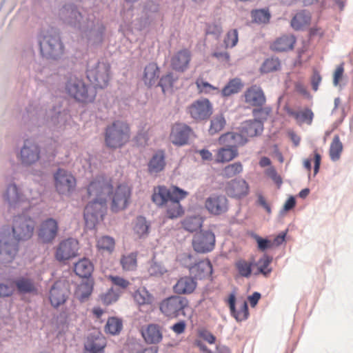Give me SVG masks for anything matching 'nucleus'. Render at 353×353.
I'll use <instances>...</instances> for the list:
<instances>
[{"label":"nucleus","instance_id":"obj_47","mask_svg":"<svg viewBox=\"0 0 353 353\" xmlns=\"http://www.w3.org/2000/svg\"><path fill=\"white\" fill-rule=\"evenodd\" d=\"M290 114L292 115L299 123H306L309 125L312 123L314 117L312 111L308 108L303 111H292L290 112Z\"/></svg>","mask_w":353,"mask_h":353},{"label":"nucleus","instance_id":"obj_24","mask_svg":"<svg viewBox=\"0 0 353 353\" xmlns=\"http://www.w3.org/2000/svg\"><path fill=\"white\" fill-rule=\"evenodd\" d=\"M245 102L253 107H261L266 102V97L262 88L253 85L244 92Z\"/></svg>","mask_w":353,"mask_h":353},{"label":"nucleus","instance_id":"obj_59","mask_svg":"<svg viewBox=\"0 0 353 353\" xmlns=\"http://www.w3.org/2000/svg\"><path fill=\"white\" fill-rule=\"evenodd\" d=\"M176 78L174 77L172 73L170 72L163 76L159 81V85L161 88L163 92L172 88Z\"/></svg>","mask_w":353,"mask_h":353},{"label":"nucleus","instance_id":"obj_41","mask_svg":"<svg viewBox=\"0 0 353 353\" xmlns=\"http://www.w3.org/2000/svg\"><path fill=\"white\" fill-rule=\"evenodd\" d=\"M311 19L310 14L305 10L301 11L295 14L291 21V26L295 30H301L310 24Z\"/></svg>","mask_w":353,"mask_h":353},{"label":"nucleus","instance_id":"obj_51","mask_svg":"<svg viewBox=\"0 0 353 353\" xmlns=\"http://www.w3.org/2000/svg\"><path fill=\"white\" fill-rule=\"evenodd\" d=\"M271 111L272 108L269 106H261L254 108L252 112L254 117V120H256L264 124V122L268 119Z\"/></svg>","mask_w":353,"mask_h":353},{"label":"nucleus","instance_id":"obj_16","mask_svg":"<svg viewBox=\"0 0 353 353\" xmlns=\"http://www.w3.org/2000/svg\"><path fill=\"white\" fill-rule=\"evenodd\" d=\"M58 230V222L52 218H48L40 224L38 230L39 239L43 243H52L56 238Z\"/></svg>","mask_w":353,"mask_h":353},{"label":"nucleus","instance_id":"obj_53","mask_svg":"<svg viewBox=\"0 0 353 353\" xmlns=\"http://www.w3.org/2000/svg\"><path fill=\"white\" fill-rule=\"evenodd\" d=\"M281 63L278 58L267 59L261 66V71L265 73L276 71L280 68Z\"/></svg>","mask_w":353,"mask_h":353},{"label":"nucleus","instance_id":"obj_6","mask_svg":"<svg viewBox=\"0 0 353 353\" xmlns=\"http://www.w3.org/2000/svg\"><path fill=\"white\" fill-rule=\"evenodd\" d=\"M65 90L70 96L82 103L92 102L97 94L94 88L86 85L82 79L77 77H71L67 81Z\"/></svg>","mask_w":353,"mask_h":353},{"label":"nucleus","instance_id":"obj_54","mask_svg":"<svg viewBox=\"0 0 353 353\" xmlns=\"http://www.w3.org/2000/svg\"><path fill=\"white\" fill-rule=\"evenodd\" d=\"M235 266L241 276L248 278L251 275L252 263L241 259L236 262Z\"/></svg>","mask_w":353,"mask_h":353},{"label":"nucleus","instance_id":"obj_9","mask_svg":"<svg viewBox=\"0 0 353 353\" xmlns=\"http://www.w3.org/2000/svg\"><path fill=\"white\" fill-rule=\"evenodd\" d=\"M35 228V221L24 214L14 216L12 226V235L20 241L30 239Z\"/></svg>","mask_w":353,"mask_h":353},{"label":"nucleus","instance_id":"obj_45","mask_svg":"<svg viewBox=\"0 0 353 353\" xmlns=\"http://www.w3.org/2000/svg\"><path fill=\"white\" fill-rule=\"evenodd\" d=\"M238 155V150L232 147L223 145L219 150L216 161L218 162L230 161Z\"/></svg>","mask_w":353,"mask_h":353},{"label":"nucleus","instance_id":"obj_27","mask_svg":"<svg viewBox=\"0 0 353 353\" xmlns=\"http://www.w3.org/2000/svg\"><path fill=\"white\" fill-rule=\"evenodd\" d=\"M191 128L185 124H176L172 129L170 139L176 145H183L188 143Z\"/></svg>","mask_w":353,"mask_h":353},{"label":"nucleus","instance_id":"obj_37","mask_svg":"<svg viewBox=\"0 0 353 353\" xmlns=\"http://www.w3.org/2000/svg\"><path fill=\"white\" fill-rule=\"evenodd\" d=\"M160 74V70L157 64L152 62L148 63L144 68L143 80L145 84L150 87L154 85Z\"/></svg>","mask_w":353,"mask_h":353},{"label":"nucleus","instance_id":"obj_57","mask_svg":"<svg viewBox=\"0 0 353 353\" xmlns=\"http://www.w3.org/2000/svg\"><path fill=\"white\" fill-rule=\"evenodd\" d=\"M243 170L242 165L240 162H236L227 165L222 172L223 176L231 178L240 173Z\"/></svg>","mask_w":353,"mask_h":353},{"label":"nucleus","instance_id":"obj_49","mask_svg":"<svg viewBox=\"0 0 353 353\" xmlns=\"http://www.w3.org/2000/svg\"><path fill=\"white\" fill-rule=\"evenodd\" d=\"M225 119L222 114L215 115L210 121L209 133L212 135L220 132L225 125Z\"/></svg>","mask_w":353,"mask_h":353},{"label":"nucleus","instance_id":"obj_23","mask_svg":"<svg viewBox=\"0 0 353 353\" xmlns=\"http://www.w3.org/2000/svg\"><path fill=\"white\" fill-rule=\"evenodd\" d=\"M225 190L229 196L241 199L248 194L249 185L245 180L235 179L226 183Z\"/></svg>","mask_w":353,"mask_h":353},{"label":"nucleus","instance_id":"obj_39","mask_svg":"<svg viewBox=\"0 0 353 353\" xmlns=\"http://www.w3.org/2000/svg\"><path fill=\"white\" fill-rule=\"evenodd\" d=\"M296 39L293 36L283 35L277 39L272 46L276 52H284L293 48Z\"/></svg>","mask_w":353,"mask_h":353},{"label":"nucleus","instance_id":"obj_35","mask_svg":"<svg viewBox=\"0 0 353 353\" xmlns=\"http://www.w3.org/2000/svg\"><path fill=\"white\" fill-rule=\"evenodd\" d=\"M143 12L145 15V26H149L161 18V14L159 12V4L153 1H148L146 2L144 6Z\"/></svg>","mask_w":353,"mask_h":353},{"label":"nucleus","instance_id":"obj_36","mask_svg":"<svg viewBox=\"0 0 353 353\" xmlns=\"http://www.w3.org/2000/svg\"><path fill=\"white\" fill-rule=\"evenodd\" d=\"M165 166V157L163 151L159 150L150 159L148 169L150 174H157L162 171Z\"/></svg>","mask_w":353,"mask_h":353},{"label":"nucleus","instance_id":"obj_46","mask_svg":"<svg viewBox=\"0 0 353 353\" xmlns=\"http://www.w3.org/2000/svg\"><path fill=\"white\" fill-rule=\"evenodd\" d=\"M123 327L121 319L117 317L109 318L105 326V331L112 335L118 334Z\"/></svg>","mask_w":353,"mask_h":353},{"label":"nucleus","instance_id":"obj_21","mask_svg":"<svg viewBox=\"0 0 353 353\" xmlns=\"http://www.w3.org/2000/svg\"><path fill=\"white\" fill-rule=\"evenodd\" d=\"M13 283L19 294H34L38 288L35 279L30 274L19 276L14 279Z\"/></svg>","mask_w":353,"mask_h":353},{"label":"nucleus","instance_id":"obj_25","mask_svg":"<svg viewBox=\"0 0 353 353\" xmlns=\"http://www.w3.org/2000/svg\"><path fill=\"white\" fill-rule=\"evenodd\" d=\"M248 142V139L240 132L239 128L238 132H227L219 137L220 144L227 147H232L234 149L245 145Z\"/></svg>","mask_w":353,"mask_h":353},{"label":"nucleus","instance_id":"obj_40","mask_svg":"<svg viewBox=\"0 0 353 353\" xmlns=\"http://www.w3.org/2000/svg\"><path fill=\"white\" fill-rule=\"evenodd\" d=\"M150 223L144 216H137L134 221L133 231L139 238H145L149 234Z\"/></svg>","mask_w":353,"mask_h":353},{"label":"nucleus","instance_id":"obj_28","mask_svg":"<svg viewBox=\"0 0 353 353\" xmlns=\"http://www.w3.org/2000/svg\"><path fill=\"white\" fill-rule=\"evenodd\" d=\"M163 330L162 325L151 323L142 331V336L148 344H158L163 339Z\"/></svg>","mask_w":353,"mask_h":353},{"label":"nucleus","instance_id":"obj_1","mask_svg":"<svg viewBox=\"0 0 353 353\" xmlns=\"http://www.w3.org/2000/svg\"><path fill=\"white\" fill-rule=\"evenodd\" d=\"M60 20L77 30L83 39L91 45L100 44L103 39L105 26L96 20L93 14H83L80 8L72 3H65L59 11Z\"/></svg>","mask_w":353,"mask_h":353},{"label":"nucleus","instance_id":"obj_31","mask_svg":"<svg viewBox=\"0 0 353 353\" xmlns=\"http://www.w3.org/2000/svg\"><path fill=\"white\" fill-rule=\"evenodd\" d=\"M190 59V52L188 50H180L172 57L171 66L176 71L183 72L188 68Z\"/></svg>","mask_w":353,"mask_h":353},{"label":"nucleus","instance_id":"obj_61","mask_svg":"<svg viewBox=\"0 0 353 353\" xmlns=\"http://www.w3.org/2000/svg\"><path fill=\"white\" fill-rule=\"evenodd\" d=\"M239 41V34L236 29H232L228 32L224 39V43L227 48L234 47Z\"/></svg>","mask_w":353,"mask_h":353},{"label":"nucleus","instance_id":"obj_7","mask_svg":"<svg viewBox=\"0 0 353 353\" xmlns=\"http://www.w3.org/2000/svg\"><path fill=\"white\" fill-rule=\"evenodd\" d=\"M128 125L121 121H116L105 130V141L108 147L118 148L123 146L129 139Z\"/></svg>","mask_w":353,"mask_h":353},{"label":"nucleus","instance_id":"obj_11","mask_svg":"<svg viewBox=\"0 0 353 353\" xmlns=\"http://www.w3.org/2000/svg\"><path fill=\"white\" fill-rule=\"evenodd\" d=\"M40 146L34 141L26 139L20 149L18 159L25 167L35 164L40 159Z\"/></svg>","mask_w":353,"mask_h":353},{"label":"nucleus","instance_id":"obj_4","mask_svg":"<svg viewBox=\"0 0 353 353\" xmlns=\"http://www.w3.org/2000/svg\"><path fill=\"white\" fill-rule=\"evenodd\" d=\"M60 114L59 110L54 106L47 110L46 108H32L29 107L27 109L26 114L23 116V120L27 128L31 131H34L37 128L49 125L52 123L56 125L58 121V116Z\"/></svg>","mask_w":353,"mask_h":353},{"label":"nucleus","instance_id":"obj_10","mask_svg":"<svg viewBox=\"0 0 353 353\" xmlns=\"http://www.w3.org/2000/svg\"><path fill=\"white\" fill-rule=\"evenodd\" d=\"M188 305V301L185 297L174 295L164 299L159 305L161 312L167 317L176 318L184 315V309Z\"/></svg>","mask_w":353,"mask_h":353},{"label":"nucleus","instance_id":"obj_52","mask_svg":"<svg viewBox=\"0 0 353 353\" xmlns=\"http://www.w3.org/2000/svg\"><path fill=\"white\" fill-rule=\"evenodd\" d=\"M270 13L268 10L261 9L252 12L253 21L258 23H267L270 19Z\"/></svg>","mask_w":353,"mask_h":353},{"label":"nucleus","instance_id":"obj_26","mask_svg":"<svg viewBox=\"0 0 353 353\" xmlns=\"http://www.w3.org/2000/svg\"><path fill=\"white\" fill-rule=\"evenodd\" d=\"M186 268L190 273L195 279H203L210 276L212 273V266L209 260H201L197 263L194 262L193 265L185 263Z\"/></svg>","mask_w":353,"mask_h":353},{"label":"nucleus","instance_id":"obj_42","mask_svg":"<svg viewBox=\"0 0 353 353\" xmlns=\"http://www.w3.org/2000/svg\"><path fill=\"white\" fill-rule=\"evenodd\" d=\"M343 148V143L339 136L338 134L334 135L329 149L330 157L332 161H336L340 159Z\"/></svg>","mask_w":353,"mask_h":353},{"label":"nucleus","instance_id":"obj_12","mask_svg":"<svg viewBox=\"0 0 353 353\" xmlns=\"http://www.w3.org/2000/svg\"><path fill=\"white\" fill-rule=\"evenodd\" d=\"M213 112L211 102L205 98L199 99L188 107V112L196 121L208 119Z\"/></svg>","mask_w":353,"mask_h":353},{"label":"nucleus","instance_id":"obj_5","mask_svg":"<svg viewBox=\"0 0 353 353\" xmlns=\"http://www.w3.org/2000/svg\"><path fill=\"white\" fill-rule=\"evenodd\" d=\"M110 65L105 61L90 60L87 65L86 76L93 88H104L110 79Z\"/></svg>","mask_w":353,"mask_h":353},{"label":"nucleus","instance_id":"obj_8","mask_svg":"<svg viewBox=\"0 0 353 353\" xmlns=\"http://www.w3.org/2000/svg\"><path fill=\"white\" fill-rule=\"evenodd\" d=\"M18 239L14 237L9 229L0 233V261L3 264L10 263L15 259L19 248Z\"/></svg>","mask_w":353,"mask_h":353},{"label":"nucleus","instance_id":"obj_30","mask_svg":"<svg viewBox=\"0 0 353 353\" xmlns=\"http://www.w3.org/2000/svg\"><path fill=\"white\" fill-rule=\"evenodd\" d=\"M196 284L192 276H183L174 285L173 290L176 294H190L194 291Z\"/></svg>","mask_w":353,"mask_h":353},{"label":"nucleus","instance_id":"obj_48","mask_svg":"<svg viewBox=\"0 0 353 353\" xmlns=\"http://www.w3.org/2000/svg\"><path fill=\"white\" fill-rule=\"evenodd\" d=\"M134 299L139 305H145L150 303L152 297L145 288H141L134 293Z\"/></svg>","mask_w":353,"mask_h":353},{"label":"nucleus","instance_id":"obj_58","mask_svg":"<svg viewBox=\"0 0 353 353\" xmlns=\"http://www.w3.org/2000/svg\"><path fill=\"white\" fill-rule=\"evenodd\" d=\"M223 30L219 22H212L207 23L205 33L208 35H212L215 39H219L222 34Z\"/></svg>","mask_w":353,"mask_h":353},{"label":"nucleus","instance_id":"obj_17","mask_svg":"<svg viewBox=\"0 0 353 353\" xmlns=\"http://www.w3.org/2000/svg\"><path fill=\"white\" fill-rule=\"evenodd\" d=\"M78 251V241L69 238L60 242L57 248L55 257L60 262L69 260L74 257Z\"/></svg>","mask_w":353,"mask_h":353},{"label":"nucleus","instance_id":"obj_63","mask_svg":"<svg viewBox=\"0 0 353 353\" xmlns=\"http://www.w3.org/2000/svg\"><path fill=\"white\" fill-rule=\"evenodd\" d=\"M196 84L200 92L208 94L211 92L212 90H216V88L208 82L204 81L202 79H197Z\"/></svg>","mask_w":353,"mask_h":353},{"label":"nucleus","instance_id":"obj_13","mask_svg":"<svg viewBox=\"0 0 353 353\" xmlns=\"http://www.w3.org/2000/svg\"><path fill=\"white\" fill-rule=\"evenodd\" d=\"M215 244V236L210 230L201 231L196 233L192 239V246L197 253H207L211 252Z\"/></svg>","mask_w":353,"mask_h":353},{"label":"nucleus","instance_id":"obj_62","mask_svg":"<svg viewBox=\"0 0 353 353\" xmlns=\"http://www.w3.org/2000/svg\"><path fill=\"white\" fill-rule=\"evenodd\" d=\"M119 296V292H115L113 288H111L107 291V292L101 296V299L104 304L108 305L114 302H116L118 300Z\"/></svg>","mask_w":353,"mask_h":353},{"label":"nucleus","instance_id":"obj_38","mask_svg":"<svg viewBox=\"0 0 353 353\" xmlns=\"http://www.w3.org/2000/svg\"><path fill=\"white\" fill-rule=\"evenodd\" d=\"M94 270L92 262L88 259L79 260L74 265V272L77 275L81 278H89Z\"/></svg>","mask_w":353,"mask_h":353},{"label":"nucleus","instance_id":"obj_60","mask_svg":"<svg viewBox=\"0 0 353 353\" xmlns=\"http://www.w3.org/2000/svg\"><path fill=\"white\" fill-rule=\"evenodd\" d=\"M97 247L99 250L111 252L114 248V240L108 236H102L97 241Z\"/></svg>","mask_w":353,"mask_h":353},{"label":"nucleus","instance_id":"obj_43","mask_svg":"<svg viewBox=\"0 0 353 353\" xmlns=\"http://www.w3.org/2000/svg\"><path fill=\"white\" fill-rule=\"evenodd\" d=\"M243 84L239 78H234L229 82L222 89V95L229 97L232 94L238 93L243 88Z\"/></svg>","mask_w":353,"mask_h":353},{"label":"nucleus","instance_id":"obj_64","mask_svg":"<svg viewBox=\"0 0 353 353\" xmlns=\"http://www.w3.org/2000/svg\"><path fill=\"white\" fill-rule=\"evenodd\" d=\"M254 239L257 243L259 250L265 251L272 246V242L268 239H264L257 234L254 235Z\"/></svg>","mask_w":353,"mask_h":353},{"label":"nucleus","instance_id":"obj_18","mask_svg":"<svg viewBox=\"0 0 353 353\" xmlns=\"http://www.w3.org/2000/svg\"><path fill=\"white\" fill-rule=\"evenodd\" d=\"M130 190L126 185H119L112 196L111 210L117 212L125 209L130 197Z\"/></svg>","mask_w":353,"mask_h":353},{"label":"nucleus","instance_id":"obj_55","mask_svg":"<svg viewBox=\"0 0 353 353\" xmlns=\"http://www.w3.org/2000/svg\"><path fill=\"white\" fill-rule=\"evenodd\" d=\"M272 261V256H270L267 254L263 255V257H261L257 263V265H259V272L263 274L264 276H268L272 272V269L268 268Z\"/></svg>","mask_w":353,"mask_h":353},{"label":"nucleus","instance_id":"obj_50","mask_svg":"<svg viewBox=\"0 0 353 353\" xmlns=\"http://www.w3.org/2000/svg\"><path fill=\"white\" fill-rule=\"evenodd\" d=\"M137 254L132 252L126 256H123L121 264L123 270L126 271L134 270L137 268Z\"/></svg>","mask_w":353,"mask_h":353},{"label":"nucleus","instance_id":"obj_19","mask_svg":"<svg viewBox=\"0 0 353 353\" xmlns=\"http://www.w3.org/2000/svg\"><path fill=\"white\" fill-rule=\"evenodd\" d=\"M205 207L210 214L220 215L228 211V200L224 195L213 194L206 199Z\"/></svg>","mask_w":353,"mask_h":353},{"label":"nucleus","instance_id":"obj_15","mask_svg":"<svg viewBox=\"0 0 353 353\" xmlns=\"http://www.w3.org/2000/svg\"><path fill=\"white\" fill-rule=\"evenodd\" d=\"M188 192L176 186H174V195L165 205L167 206L166 216L170 219L179 217L183 213L180 201L185 198Z\"/></svg>","mask_w":353,"mask_h":353},{"label":"nucleus","instance_id":"obj_34","mask_svg":"<svg viewBox=\"0 0 353 353\" xmlns=\"http://www.w3.org/2000/svg\"><path fill=\"white\" fill-rule=\"evenodd\" d=\"M85 350L93 353H103L105 346V339L99 332L90 334L85 343Z\"/></svg>","mask_w":353,"mask_h":353},{"label":"nucleus","instance_id":"obj_29","mask_svg":"<svg viewBox=\"0 0 353 353\" xmlns=\"http://www.w3.org/2000/svg\"><path fill=\"white\" fill-rule=\"evenodd\" d=\"M236 297L231 294L228 299V304L231 315L239 322L246 320L249 316L248 305L246 301H243L238 310L235 306Z\"/></svg>","mask_w":353,"mask_h":353},{"label":"nucleus","instance_id":"obj_2","mask_svg":"<svg viewBox=\"0 0 353 353\" xmlns=\"http://www.w3.org/2000/svg\"><path fill=\"white\" fill-rule=\"evenodd\" d=\"M113 185L110 178L100 175L90 182L88 193L91 201L84 209L83 217L87 228L92 230L103 220L106 210L107 199L112 193Z\"/></svg>","mask_w":353,"mask_h":353},{"label":"nucleus","instance_id":"obj_32","mask_svg":"<svg viewBox=\"0 0 353 353\" xmlns=\"http://www.w3.org/2000/svg\"><path fill=\"white\" fill-rule=\"evenodd\" d=\"M240 132L248 139L260 135L263 131V124L256 120H247L241 123L239 128Z\"/></svg>","mask_w":353,"mask_h":353},{"label":"nucleus","instance_id":"obj_33","mask_svg":"<svg viewBox=\"0 0 353 353\" xmlns=\"http://www.w3.org/2000/svg\"><path fill=\"white\" fill-rule=\"evenodd\" d=\"M174 195V187L171 190L165 186H158L152 196V201L158 206L166 205Z\"/></svg>","mask_w":353,"mask_h":353},{"label":"nucleus","instance_id":"obj_20","mask_svg":"<svg viewBox=\"0 0 353 353\" xmlns=\"http://www.w3.org/2000/svg\"><path fill=\"white\" fill-rule=\"evenodd\" d=\"M69 292L65 285L61 281H56L49 292V300L51 305L57 308L65 303L68 298Z\"/></svg>","mask_w":353,"mask_h":353},{"label":"nucleus","instance_id":"obj_22","mask_svg":"<svg viewBox=\"0 0 353 353\" xmlns=\"http://www.w3.org/2000/svg\"><path fill=\"white\" fill-rule=\"evenodd\" d=\"M3 198L11 208H16L21 203L26 201H29V199L20 192L17 185L14 183L8 185L3 194Z\"/></svg>","mask_w":353,"mask_h":353},{"label":"nucleus","instance_id":"obj_3","mask_svg":"<svg viewBox=\"0 0 353 353\" xmlns=\"http://www.w3.org/2000/svg\"><path fill=\"white\" fill-rule=\"evenodd\" d=\"M37 41L43 57L56 60L63 54L64 45L56 28L41 30L37 36Z\"/></svg>","mask_w":353,"mask_h":353},{"label":"nucleus","instance_id":"obj_56","mask_svg":"<svg viewBox=\"0 0 353 353\" xmlns=\"http://www.w3.org/2000/svg\"><path fill=\"white\" fill-rule=\"evenodd\" d=\"M148 272L149 275L151 276L160 277L163 275L167 270L161 263L152 261L150 263Z\"/></svg>","mask_w":353,"mask_h":353},{"label":"nucleus","instance_id":"obj_14","mask_svg":"<svg viewBox=\"0 0 353 353\" xmlns=\"http://www.w3.org/2000/svg\"><path fill=\"white\" fill-rule=\"evenodd\" d=\"M55 188L57 192L61 194L70 192L76 185L74 177L68 171L63 169H58L54 174Z\"/></svg>","mask_w":353,"mask_h":353},{"label":"nucleus","instance_id":"obj_44","mask_svg":"<svg viewBox=\"0 0 353 353\" xmlns=\"http://www.w3.org/2000/svg\"><path fill=\"white\" fill-rule=\"evenodd\" d=\"M202 218L199 216H188L182 221L183 228L190 232H195L200 229L202 226Z\"/></svg>","mask_w":353,"mask_h":353}]
</instances>
